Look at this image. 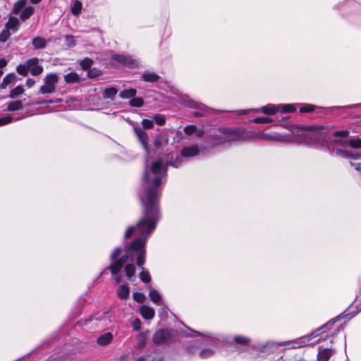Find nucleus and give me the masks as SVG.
Wrapping results in <instances>:
<instances>
[{
  "instance_id": "nucleus-30",
  "label": "nucleus",
  "mask_w": 361,
  "mask_h": 361,
  "mask_svg": "<svg viewBox=\"0 0 361 361\" xmlns=\"http://www.w3.org/2000/svg\"><path fill=\"white\" fill-rule=\"evenodd\" d=\"M279 108L276 106H264L262 108L263 113L268 115H273L276 114Z\"/></svg>"
},
{
  "instance_id": "nucleus-34",
  "label": "nucleus",
  "mask_w": 361,
  "mask_h": 361,
  "mask_svg": "<svg viewBox=\"0 0 361 361\" xmlns=\"http://www.w3.org/2000/svg\"><path fill=\"white\" fill-rule=\"evenodd\" d=\"M30 72L32 75H39L43 72V67L40 65H37L30 68Z\"/></svg>"
},
{
  "instance_id": "nucleus-15",
  "label": "nucleus",
  "mask_w": 361,
  "mask_h": 361,
  "mask_svg": "<svg viewBox=\"0 0 361 361\" xmlns=\"http://www.w3.org/2000/svg\"><path fill=\"white\" fill-rule=\"evenodd\" d=\"M142 78L145 82H156L160 78L159 75H158L157 74L148 71L145 72L142 74Z\"/></svg>"
},
{
  "instance_id": "nucleus-21",
  "label": "nucleus",
  "mask_w": 361,
  "mask_h": 361,
  "mask_svg": "<svg viewBox=\"0 0 361 361\" xmlns=\"http://www.w3.org/2000/svg\"><path fill=\"white\" fill-rule=\"evenodd\" d=\"M149 298L156 304H159L161 300L159 293L151 287H149Z\"/></svg>"
},
{
  "instance_id": "nucleus-23",
  "label": "nucleus",
  "mask_w": 361,
  "mask_h": 361,
  "mask_svg": "<svg viewBox=\"0 0 361 361\" xmlns=\"http://www.w3.org/2000/svg\"><path fill=\"white\" fill-rule=\"evenodd\" d=\"M124 270L128 279H130L135 275L136 269L135 265L130 263L125 266Z\"/></svg>"
},
{
  "instance_id": "nucleus-49",
  "label": "nucleus",
  "mask_w": 361,
  "mask_h": 361,
  "mask_svg": "<svg viewBox=\"0 0 361 361\" xmlns=\"http://www.w3.org/2000/svg\"><path fill=\"white\" fill-rule=\"evenodd\" d=\"M141 327V322L139 319H136L134 320L133 323V328L135 331H138Z\"/></svg>"
},
{
  "instance_id": "nucleus-9",
  "label": "nucleus",
  "mask_w": 361,
  "mask_h": 361,
  "mask_svg": "<svg viewBox=\"0 0 361 361\" xmlns=\"http://www.w3.org/2000/svg\"><path fill=\"white\" fill-rule=\"evenodd\" d=\"M169 138L166 134H160L154 141V145L159 149L168 144Z\"/></svg>"
},
{
  "instance_id": "nucleus-28",
  "label": "nucleus",
  "mask_w": 361,
  "mask_h": 361,
  "mask_svg": "<svg viewBox=\"0 0 361 361\" xmlns=\"http://www.w3.org/2000/svg\"><path fill=\"white\" fill-rule=\"evenodd\" d=\"M81 10H82V3L78 0H75L74 1L73 6L71 8L72 13L74 15L77 16L79 13H80Z\"/></svg>"
},
{
  "instance_id": "nucleus-50",
  "label": "nucleus",
  "mask_w": 361,
  "mask_h": 361,
  "mask_svg": "<svg viewBox=\"0 0 361 361\" xmlns=\"http://www.w3.org/2000/svg\"><path fill=\"white\" fill-rule=\"evenodd\" d=\"M314 106L313 105H307L300 109L301 112H311L314 111Z\"/></svg>"
},
{
  "instance_id": "nucleus-35",
  "label": "nucleus",
  "mask_w": 361,
  "mask_h": 361,
  "mask_svg": "<svg viewBox=\"0 0 361 361\" xmlns=\"http://www.w3.org/2000/svg\"><path fill=\"white\" fill-rule=\"evenodd\" d=\"M146 338L144 334H140L137 336V345L139 348H142L145 345Z\"/></svg>"
},
{
  "instance_id": "nucleus-8",
  "label": "nucleus",
  "mask_w": 361,
  "mask_h": 361,
  "mask_svg": "<svg viewBox=\"0 0 361 361\" xmlns=\"http://www.w3.org/2000/svg\"><path fill=\"white\" fill-rule=\"evenodd\" d=\"M20 26L19 20L15 17H10L8 21L6 24V28L11 30L13 32H16Z\"/></svg>"
},
{
  "instance_id": "nucleus-3",
  "label": "nucleus",
  "mask_w": 361,
  "mask_h": 361,
  "mask_svg": "<svg viewBox=\"0 0 361 361\" xmlns=\"http://www.w3.org/2000/svg\"><path fill=\"white\" fill-rule=\"evenodd\" d=\"M44 84L41 86V94H51L56 91V85L59 82V77L56 73H49L44 79Z\"/></svg>"
},
{
  "instance_id": "nucleus-10",
  "label": "nucleus",
  "mask_w": 361,
  "mask_h": 361,
  "mask_svg": "<svg viewBox=\"0 0 361 361\" xmlns=\"http://www.w3.org/2000/svg\"><path fill=\"white\" fill-rule=\"evenodd\" d=\"M112 59L123 65L130 66L133 63V59L128 56L114 54L112 56Z\"/></svg>"
},
{
  "instance_id": "nucleus-60",
  "label": "nucleus",
  "mask_w": 361,
  "mask_h": 361,
  "mask_svg": "<svg viewBox=\"0 0 361 361\" xmlns=\"http://www.w3.org/2000/svg\"><path fill=\"white\" fill-rule=\"evenodd\" d=\"M355 169H356L357 171H360V172H361V163H360V164H357L356 165V166H355Z\"/></svg>"
},
{
  "instance_id": "nucleus-44",
  "label": "nucleus",
  "mask_w": 361,
  "mask_h": 361,
  "mask_svg": "<svg viewBox=\"0 0 361 361\" xmlns=\"http://www.w3.org/2000/svg\"><path fill=\"white\" fill-rule=\"evenodd\" d=\"M142 125L145 129H151L154 126L153 121L149 119H143L142 121Z\"/></svg>"
},
{
  "instance_id": "nucleus-63",
  "label": "nucleus",
  "mask_w": 361,
  "mask_h": 361,
  "mask_svg": "<svg viewBox=\"0 0 361 361\" xmlns=\"http://www.w3.org/2000/svg\"><path fill=\"white\" fill-rule=\"evenodd\" d=\"M30 1L32 3V4H38L41 1V0H30Z\"/></svg>"
},
{
  "instance_id": "nucleus-7",
  "label": "nucleus",
  "mask_w": 361,
  "mask_h": 361,
  "mask_svg": "<svg viewBox=\"0 0 361 361\" xmlns=\"http://www.w3.org/2000/svg\"><path fill=\"white\" fill-rule=\"evenodd\" d=\"M199 152V148L197 145H192L190 147H185L182 149L181 155L183 157H192L195 156Z\"/></svg>"
},
{
  "instance_id": "nucleus-45",
  "label": "nucleus",
  "mask_w": 361,
  "mask_h": 361,
  "mask_svg": "<svg viewBox=\"0 0 361 361\" xmlns=\"http://www.w3.org/2000/svg\"><path fill=\"white\" fill-rule=\"evenodd\" d=\"M145 295L143 293H133V298L135 301L138 302H142L145 300Z\"/></svg>"
},
{
  "instance_id": "nucleus-43",
  "label": "nucleus",
  "mask_w": 361,
  "mask_h": 361,
  "mask_svg": "<svg viewBox=\"0 0 361 361\" xmlns=\"http://www.w3.org/2000/svg\"><path fill=\"white\" fill-rule=\"evenodd\" d=\"M255 123H267L271 122V119L267 117H257L253 119Z\"/></svg>"
},
{
  "instance_id": "nucleus-61",
  "label": "nucleus",
  "mask_w": 361,
  "mask_h": 361,
  "mask_svg": "<svg viewBox=\"0 0 361 361\" xmlns=\"http://www.w3.org/2000/svg\"><path fill=\"white\" fill-rule=\"evenodd\" d=\"M115 280H116V282L118 283L121 281V276H117V277H116Z\"/></svg>"
},
{
  "instance_id": "nucleus-52",
  "label": "nucleus",
  "mask_w": 361,
  "mask_h": 361,
  "mask_svg": "<svg viewBox=\"0 0 361 361\" xmlns=\"http://www.w3.org/2000/svg\"><path fill=\"white\" fill-rule=\"evenodd\" d=\"M294 110H295V108L291 104H287V105H285L283 107V111H285V112H291V111H293Z\"/></svg>"
},
{
  "instance_id": "nucleus-19",
  "label": "nucleus",
  "mask_w": 361,
  "mask_h": 361,
  "mask_svg": "<svg viewBox=\"0 0 361 361\" xmlns=\"http://www.w3.org/2000/svg\"><path fill=\"white\" fill-rule=\"evenodd\" d=\"M34 11L35 8L32 6H27L25 8L20 14V19L23 20L28 19L34 13Z\"/></svg>"
},
{
  "instance_id": "nucleus-57",
  "label": "nucleus",
  "mask_w": 361,
  "mask_h": 361,
  "mask_svg": "<svg viewBox=\"0 0 361 361\" xmlns=\"http://www.w3.org/2000/svg\"><path fill=\"white\" fill-rule=\"evenodd\" d=\"M334 323H335V321L331 320V321L329 322L325 326H324L322 327V329H326V328H327L329 326H331L334 325Z\"/></svg>"
},
{
  "instance_id": "nucleus-17",
  "label": "nucleus",
  "mask_w": 361,
  "mask_h": 361,
  "mask_svg": "<svg viewBox=\"0 0 361 361\" xmlns=\"http://www.w3.org/2000/svg\"><path fill=\"white\" fill-rule=\"evenodd\" d=\"M23 105L21 100L13 101L8 103L7 110L13 111L23 109Z\"/></svg>"
},
{
  "instance_id": "nucleus-24",
  "label": "nucleus",
  "mask_w": 361,
  "mask_h": 361,
  "mask_svg": "<svg viewBox=\"0 0 361 361\" xmlns=\"http://www.w3.org/2000/svg\"><path fill=\"white\" fill-rule=\"evenodd\" d=\"M16 75L14 73L8 74L4 79L1 83V88H5L8 85L13 82L16 80Z\"/></svg>"
},
{
  "instance_id": "nucleus-26",
  "label": "nucleus",
  "mask_w": 361,
  "mask_h": 361,
  "mask_svg": "<svg viewBox=\"0 0 361 361\" xmlns=\"http://www.w3.org/2000/svg\"><path fill=\"white\" fill-rule=\"evenodd\" d=\"M118 90L115 87H108L106 88L103 94V97L105 99L114 98V97L117 94Z\"/></svg>"
},
{
  "instance_id": "nucleus-54",
  "label": "nucleus",
  "mask_w": 361,
  "mask_h": 361,
  "mask_svg": "<svg viewBox=\"0 0 361 361\" xmlns=\"http://www.w3.org/2000/svg\"><path fill=\"white\" fill-rule=\"evenodd\" d=\"M66 40L68 42L70 47H72L75 44L73 37L66 36Z\"/></svg>"
},
{
  "instance_id": "nucleus-18",
  "label": "nucleus",
  "mask_w": 361,
  "mask_h": 361,
  "mask_svg": "<svg viewBox=\"0 0 361 361\" xmlns=\"http://www.w3.org/2000/svg\"><path fill=\"white\" fill-rule=\"evenodd\" d=\"M64 80L67 83H75L80 82V77L76 73H70L64 76Z\"/></svg>"
},
{
  "instance_id": "nucleus-13",
  "label": "nucleus",
  "mask_w": 361,
  "mask_h": 361,
  "mask_svg": "<svg viewBox=\"0 0 361 361\" xmlns=\"http://www.w3.org/2000/svg\"><path fill=\"white\" fill-rule=\"evenodd\" d=\"M32 44L35 49H44L47 46V41L42 37H36L32 39Z\"/></svg>"
},
{
  "instance_id": "nucleus-14",
  "label": "nucleus",
  "mask_w": 361,
  "mask_h": 361,
  "mask_svg": "<svg viewBox=\"0 0 361 361\" xmlns=\"http://www.w3.org/2000/svg\"><path fill=\"white\" fill-rule=\"evenodd\" d=\"M332 355V350L330 349H323L319 352L317 361H328Z\"/></svg>"
},
{
  "instance_id": "nucleus-20",
  "label": "nucleus",
  "mask_w": 361,
  "mask_h": 361,
  "mask_svg": "<svg viewBox=\"0 0 361 361\" xmlns=\"http://www.w3.org/2000/svg\"><path fill=\"white\" fill-rule=\"evenodd\" d=\"M137 91L135 89L130 88L128 90H123L120 92V97L123 99L133 98L136 95Z\"/></svg>"
},
{
  "instance_id": "nucleus-38",
  "label": "nucleus",
  "mask_w": 361,
  "mask_h": 361,
  "mask_svg": "<svg viewBox=\"0 0 361 361\" xmlns=\"http://www.w3.org/2000/svg\"><path fill=\"white\" fill-rule=\"evenodd\" d=\"M121 252L122 250L121 247H116L114 249V250L111 255V259L113 260V262L118 259L117 258L121 255Z\"/></svg>"
},
{
  "instance_id": "nucleus-58",
  "label": "nucleus",
  "mask_w": 361,
  "mask_h": 361,
  "mask_svg": "<svg viewBox=\"0 0 361 361\" xmlns=\"http://www.w3.org/2000/svg\"><path fill=\"white\" fill-rule=\"evenodd\" d=\"M52 103V101L51 100H49V101H38L36 102V104H44V103Z\"/></svg>"
},
{
  "instance_id": "nucleus-31",
  "label": "nucleus",
  "mask_w": 361,
  "mask_h": 361,
  "mask_svg": "<svg viewBox=\"0 0 361 361\" xmlns=\"http://www.w3.org/2000/svg\"><path fill=\"white\" fill-rule=\"evenodd\" d=\"M144 104V101L141 97L133 98L130 101V105L135 107H140Z\"/></svg>"
},
{
  "instance_id": "nucleus-37",
  "label": "nucleus",
  "mask_w": 361,
  "mask_h": 361,
  "mask_svg": "<svg viewBox=\"0 0 361 361\" xmlns=\"http://www.w3.org/2000/svg\"><path fill=\"white\" fill-rule=\"evenodd\" d=\"M17 72L22 75H26L28 73V68L27 66V65H19L18 67H17Z\"/></svg>"
},
{
  "instance_id": "nucleus-32",
  "label": "nucleus",
  "mask_w": 361,
  "mask_h": 361,
  "mask_svg": "<svg viewBox=\"0 0 361 361\" xmlns=\"http://www.w3.org/2000/svg\"><path fill=\"white\" fill-rule=\"evenodd\" d=\"M93 61L89 58H85L80 61V66L83 70H87L92 65Z\"/></svg>"
},
{
  "instance_id": "nucleus-12",
  "label": "nucleus",
  "mask_w": 361,
  "mask_h": 361,
  "mask_svg": "<svg viewBox=\"0 0 361 361\" xmlns=\"http://www.w3.org/2000/svg\"><path fill=\"white\" fill-rule=\"evenodd\" d=\"M113 335L111 333H106L97 338V343L100 345H106L111 342Z\"/></svg>"
},
{
  "instance_id": "nucleus-36",
  "label": "nucleus",
  "mask_w": 361,
  "mask_h": 361,
  "mask_svg": "<svg viewBox=\"0 0 361 361\" xmlns=\"http://www.w3.org/2000/svg\"><path fill=\"white\" fill-rule=\"evenodd\" d=\"M11 35L10 31L6 28L0 33V42H5Z\"/></svg>"
},
{
  "instance_id": "nucleus-22",
  "label": "nucleus",
  "mask_w": 361,
  "mask_h": 361,
  "mask_svg": "<svg viewBox=\"0 0 361 361\" xmlns=\"http://www.w3.org/2000/svg\"><path fill=\"white\" fill-rule=\"evenodd\" d=\"M27 3L26 0H18L16 1L13 7V12L15 14H18L20 11L25 7Z\"/></svg>"
},
{
  "instance_id": "nucleus-64",
  "label": "nucleus",
  "mask_w": 361,
  "mask_h": 361,
  "mask_svg": "<svg viewBox=\"0 0 361 361\" xmlns=\"http://www.w3.org/2000/svg\"><path fill=\"white\" fill-rule=\"evenodd\" d=\"M124 359H125V357H124V356H122V357H121V360H123Z\"/></svg>"
},
{
  "instance_id": "nucleus-53",
  "label": "nucleus",
  "mask_w": 361,
  "mask_h": 361,
  "mask_svg": "<svg viewBox=\"0 0 361 361\" xmlns=\"http://www.w3.org/2000/svg\"><path fill=\"white\" fill-rule=\"evenodd\" d=\"M35 84V80H33V79H31V78H28L27 80H26V85L27 86V87L30 88L32 87V86H34Z\"/></svg>"
},
{
  "instance_id": "nucleus-42",
  "label": "nucleus",
  "mask_w": 361,
  "mask_h": 361,
  "mask_svg": "<svg viewBox=\"0 0 361 361\" xmlns=\"http://www.w3.org/2000/svg\"><path fill=\"white\" fill-rule=\"evenodd\" d=\"M197 131V127L194 125H189L185 127L184 132L187 135H191Z\"/></svg>"
},
{
  "instance_id": "nucleus-55",
  "label": "nucleus",
  "mask_w": 361,
  "mask_h": 361,
  "mask_svg": "<svg viewBox=\"0 0 361 361\" xmlns=\"http://www.w3.org/2000/svg\"><path fill=\"white\" fill-rule=\"evenodd\" d=\"M7 61L4 59H0V68H4L6 66Z\"/></svg>"
},
{
  "instance_id": "nucleus-39",
  "label": "nucleus",
  "mask_w": 361,
  "mask_h": 361,
  "mask_svg": "<svg viewBox=\"0 0 361 361\" xmlns=\"http://www.w3.org/2000/svg\"><path fill=\"white\" fill-rule=\"evenodd\" d=\"M251 132L255 134L254 135V137H252V139H255V138H259V139H264V140H271V139H273V137L271 135H269L257 133H255L253 131H251ZM250 138H249L248 140H250Z\"/></svg>"
},
{
  "instance_id": "nucleus-59",
  "label": "nucleus",
  "mask_w": 361,
  "mask_h": 361,
  "mask_svg": "<svg viewBox=\"0 0 361 361\" xmlns=\"http://www.w3.org/2000/svg\"><path fill=\"white\" fill-rule=\"evenodd\" d=\"M360 157H361V156L359 154H352V156H351V158H353V159H359Z\"/></svg>"
},
{
  "instance_id": "nucleus-5",
  "label": "nucleus",
  "mask_w": 361,
  "mask_h": 361,
  "mask_svg": "<svg viewBox=\"0 0 361 361\" xmlns=\"http://www.w3.org/2000/svg\"><path fill=\"white\" fill-rule=\"evenodd\" d=\"M171 338V331L169 329H159L153 336V341L156 344L166 342Z\"/></svg>"
},
{
  "instance_id": "nucleus-46",
  "label": "nucleus",
  "mask_w": 361,
  "mask_h": 361,
  "mask_svg": "<svg viewBox=\"0 0 361 361\" xmlns=\"http://www.w3.org/2000/svg\"><path fill=\"white\" fill-rule=\"evenodd\" d=\"M213 355V351L210 349H204L200 352V356L202 358H207Z\"/></svg>"
},
{
  "instance_id": "nucleus-16",
  "label": "nucleus",
  "mask_w": 361,
  "mask_h": 361,
  "mask_svg": "<svg viewBox=\"0 0 361 361\" xmlns=\"http://www.w3.org/2000/svg\"><path fill=\"white\" fill-rule=\"evenodd\" d=\"M129 293L130 289L127 285L121 286L117 291L118 296L122 300L126 299L129 295Z\"/></svg>"
},
{
  "instance_id": "nucleus-2",
  "label": "nucleus",
  "mask_w": 361,
  "mask_h": 361,
  "mask_svg": "<svg viewBox=\"0 0 361 361\" xmlns=\"http://www.w3.org/2000/svg\"><path fill=\"white\" fill-rule=\"evenodd\" d=\"M254 135L253 133L244 130L221 128L219 130V133L212 135L211 137L221 144L224 142L245 140L254 137Z\"/></svg>"
},
{
  "instance_id": "nucleus-27",
  "label": "nucleus",
  "mask_w": 361,
  "mask_h": 361,
  "mask_svg": "<svg viewBox=\"0 0 361 361\" xmlns=\"http://www.w3.org/2000/svg\"><path fill=\"white\" fill-rule=\"evenodd\" d=\"M24 92V88L21 85H18L14 89L11 90L10 92L9 97L11 98H16L20 94H22Z\"/></svg>"
},
{
  "instance_id": "nucleus-48",
  "label": "nucleus",
  "mask_w": 361,
  "mask_h": 361,
  "mask_svg": "<svg viewBox=\"0 0 361 361\" xmlns=\"http://www.w3.org/2000/svg\"><path fill=\"white\" fill-rule=\"evenodd\" d=\"M13 118L11 116H4L0 118V126L6 125L11 123L13 121Z\"/></svg>"
},
{
  "instance_id": "nucleus-47",
  "label": "nucleus",
  "mask_w": 361,
  "mask_h": 361,
  "mask_svg": "<svg viewBox=\"0 0 361 361\" xmlns=\"http://www.w3.org/2000/svg\"><path fill=\"white\" fill-rule=\"evenodd\" d=\"M349 132L348 130H339V131H334L332 132V135L334 137H346L348 135Z\"/></svg>"
},
{
  "instance_id": "nucleus-1",
  "label": "nucleus",
  "mask_w": 361,
  "mask_h": 361,
  "mask_svg": "<svg viewBox=\"0 0 361 361\" xmlns=\"http://www.w3.org/2000/svg\"><path fill=\"white\" fill-rule=\"evenodd\" d=\"M166 169L161 160L154 161L149 169H146L143 179L145 182V192L140 197L143 206V216L135 226H129L125 233V239L133 235L138 237L125 246V254L108 267L112 275H116L128 262L135 261L142 267L146 259V242L148 236L155 229L160 219L159 208V187L164 176Z\"/></svg>"
},
{
  "instance_id": "nucleus-33",
  "label": "nucleus",
  "mask_w": 361,
  "mask_h": 361,
  "mask_svg": "<svg viewBox=\"0 0 361 361\" xmlns=\"http://www.w3.org/2000/svg\"><path fill=\"white\" fill-rule=\"evenodd\" d=\"M348 145L355 149L361 148V139H351L348 141Z\"/></svg>"
},
{
  "instance_id": "nucleus-11",
  "label": "nucleus",
  "mask_w": 361,
  "mask_h": 361,
  "mask_svg": "<svg viewBox=\"0 0 361 361\" xmlns=\"http://www.w3.org/2000/svg\"><path fill=\"white\" fill-rule=\"evenodd\" d=\"M140 313L142 316L146 319H151L154 317V310L148 306L143 305L140 308Z\"/></svg>"
},
{
  "instance_id": "nucleus-56",
  "label": "nucleus",
  "mask_w": 361,
  "mask_h": 361,
  "mask_svg": "<svg viewBox=\"0 0 361 361\" xmlns=\"http://www.w3.org/2000/svg\"><path fill=\"white\" fill-rule=\"evenodd\" d=\"M204 132L202 130H200L196 131V135L198 137H202L204 135Z\"/></svg>"
},
{
  "instance_id": "nucleus-41",
  "label": "nucleus",
  "mask_w": 361,
  "mask_h": 361,
  "mask_svg": "<svg viewBox=\"0 0 361 361\" xmlns=\"http://www.w3.org/2000/svg\"><path fill=\"white\" fill-rule=\"evenodd\" d=\"M156 123L159 126H164L166 123L164 117L161 115L157 114L154 117Z\"/></svg>"
},
{
  "instance_id": "nucleus-62",
  "label": "nucleus",
  "mask_w": 361,
  "mask_h": 361,
  "mask_svg": "<svg viewBox=\"0 0 361 361\" xmlns=\"http://www.w3.org/2000/svg\"><path fill=\"white\" fill-rule=\"evenodd\" d=\"M135 361H146L145 358L143 357H138Z\"/></svg>"
},
{
  "instance_id": "nucleus-29",
  "label": "nucleus",
  "mask_w": 361,
  "mask_h": 361,
  "mask_svg": "<svg viewBox=\"0 0 361 361\" xmlns=\"http://www.w3.org/2000/svg\"><path fill=\"white\" fill-rule=\"evenodd\" d=\"M234 341L236 343L240 345H247L250 342V339L247 337L243 336H236L234 337Z\"/></svg>"
},
{
  "instance_id": "nucleus-4",
  "label": "nucleus",
  "mask_w": 361,
  "mask_h": 361,
  "mask_svg": "<svg viewBox=\"0 0 361 361\" xmlns=\"http://www.w3.org/2000/svg\"><path fill=\"white\" fill-rule=\"evenodd\" d=\"M307 135L312 139H319L323 135H327L330 132L322 126H310L304 128Z\"/></svg>"
},
{
  "instance_id": "nucleus-25",
  "label": "nucleus",
  "mask_w": 361,
  "mask_h": 361,
  "mask_svg": "<svg viewBox=\"0 0 361 361\" xmlns=\"http://www.w3.org/2000/svg\"><path fill=\"white\" fill-rule=\"evenodd\" d=\"M142 271L140 274V279L144 283H149L151 281V276L148 271H147L142 266L140 267Z\"/></svg>"
},
{
  "instance_id": "nucleus-51",
  "label": "nucleus",
  "mask_w": 361,
  "mask_h": 361,
  "mask_svg": "<svg viewBox=\"0 0 361 361\" xmlns=\"http://www.w3.org/2000/svg\"><path fill=\"white\" fill-rule=\"evenodd\" d=\"M336 154L340 156L344 157H351V156H352V154H350L346 151H342V150H338L336 152Z\"/></svg>"
},
{
  "instance_id": "nucleus-40",
  "label": "nucleus",
  "mask_w": 361,
  "mask_h": 361,
  "mask_svg": "<svg viewBox=\"0 0 361 361\" xmlns=\"http://www.w3.org/2000/svg\"><path fill=\"white\" fill-rule=\"evenodd\" d=\"M39 59L37 58H32L27 61L26 65L28 68V69H30L31 68L38 65Z\"/></svg>"
},
{
  "instance_id": "nucleus-6",
  "label": "nucleus",
  "mask_w": 361,
  "mask_h": 361,
  "mask_svg": "<svg viewBox=\"0 0 361 361\" xmlns=\"http://www.w3.org/2000/svg\"><path fill=\"white\" fill-rule=\"evenodd\" d=\"M134 131L137 136L140 142L142 145L145 150L149 153V148H148V140L149 137L147 133H145L144 130H142L140 128H135Z\"/></svg>"
}]
</instances>
